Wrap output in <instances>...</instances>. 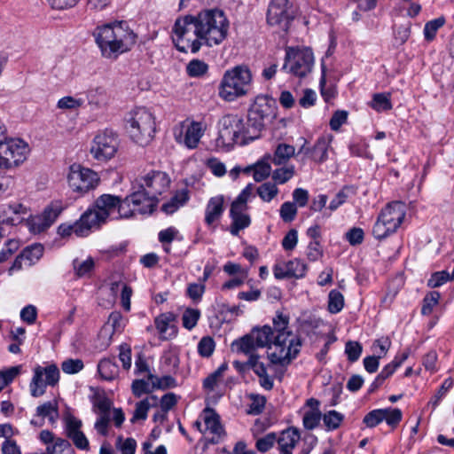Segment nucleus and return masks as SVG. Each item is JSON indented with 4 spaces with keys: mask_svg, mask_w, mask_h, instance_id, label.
Listing matches in <instances>:
<instances>
[{
    "mask_svg": "<svg viewBox=\"0 0 454 454\" xmlns=\"http://www.w3.org/2000/svg\"><path fill=\"white\" fill-rule=\"evenodd\" d=\"M246 128L243 120L237 115L227 114L218 121V137L215 140L216 147L229 151L241 137L244 143L251 141L246 137Z\"/></svg>",
    "mask_w": 454,
    "mask_h": 454,
    "instance_id": "obj_9",
    "label": "nucleus"
},
{
    "mask_svg": "<svg viewBox=\"0 0 454 454\" xmlns=\"http://www.w3.org/2000/svg\"><path fill=\"white\" fill-rule=\"evenodd\" d=\"M134 183L142 184L148 194L158 199L160 195L168 190L170 179L165 172L152 170L146 175L137 178Z\"/></svg>",
    "mask_w": 454,
    "mask_h": 454,
    "instance_id": "obj_19",
    "label": "nucleus"
},
{
    "mask_svg": "<svg viewBox=\"0 0 454 454\" xmlns=\"http://www.w3.org/2000/svg\"><path fill=\"white\" fill-rule=\"evenodd\" d=\"M125 129L130 138L139 145H147L155 133V119L145 107L130 111L125 118Z\"/></svg>",
    "mask_w": 454,
    "mask_h": 454,
    "instance_id": "obj_7",
    "label": "nucleus"
},
{
    "mask_svg": "<svg viewBox=\"0 0 454 454\" xmlns=\"http://www.w3.org/2000/svg\"><path fill=\"white\" fill-rule=\"evenodd\" d=\"M172 40L177 51L197 53L202 44L196 15H185L176 20Z\"/></svg>",
    "mask_w": 454,
    "mask_h": 454,
    "instance_id": "obj_6",
    "label": "nucleus"
},
{
    "mask_svg": "<svg viewBox=\"0 0 454 454\" xmlns=\"http://www.w3.org/2000/svg\"><path fill=\"white\" fill-rule=\"evenodd\" d=\"M281 71L303 78L311 73L314 55L309 48H287Z\"/></svg>",
    "mask_w": 454,
    "mask_h": 454,
    "instance_id": "obj_10",
    "label": "nucleus"
},
{
    "mask_svg": "<svg viewBox=\"0 0 454 454\" xmlns=\"http://www.w3.org/2000/svg\"><path fill=\"white\" fill-rule=\"evenodd\" d=\"M119 148L118 136L106 129L95 136L90 145V154L98 161H107L114 157Z\"/></svg>",
    "mask_w": 454,
    "mask_h": 454,
    "instance_id": "obj_12",
    "label": "nucleus"
},
{
    "mask_svg": "<svg viewBox=\"0 0 454 454\" xmlns=\"http://www.w3.org/2000/svg\"><path fill=\"white\" fill-rule=\"evenodd\" d=\"M207 70V64L200 59H192L186 67V72L191 77H200L204 75Z\"/></svg>",
    "mask_w": 454,
    "mask_h": 454,
    "instance_id": "obj_46",
    "label": "nucleus"
},
{
    "mask_svg": "<svg viewBox=\"0 0 454 454\" xmlns=\"http://www.w3.org/2000/svg\"><path fill=\"white\" fill-rule=\"evenodd\" d=\"M175 319L176 315L171 312L162 313L155 318V326L159 333L161 335H163L164 338L175 335V327L172 325Z\"/></svg>",
    "mask_w": 454,
    "mask_h": 454,
    "instance_id": "obj_26",
    "label": "nucleus"
},
{
    "mask_svg": "<svg viewBox=\"0 0 454 454\" xmlns=\"http://www.w3.org/2000/svg\"><path fill=\"white\" fill-rule=\"evenodd\" d=\"M253 339L254 340L258 348L267 347L272 344L274 340L272 328L269 325H264L260 329H254L251 332Z\"/></svg>",
    "mask_w": 454,
    "mask_h": 454,
    "instance_id": "obj_31",
    "label": "nucleus"
},
{
    "mask_svg": "<svg viewBox=\"0 0 454 454\" xmlns=\"http://www.w3.org/2000/svg\"><path fill=\"white\" fill-rule=\"evenodd\" d=\"M98 371L103 379L110 380L117 375L118 366L113 360L105 358L98 363Z\"/></svg>",
    "mask_w": 454,
    "mask_h": 454,
    "instance_id": "obj_34",
    "label": "nucleus"
},
{
    "mask_svg": "<svg viewBox=\"0 0 454 454\" xmlns=\"http://www.w3.org/2000/svg\"><path fill=\"white\" fill-rule=\"evenodd\" d=\"M200 317V311L197 309H186L182 316L183 326L187 330L193 329Z\"/></svg>",
    "mask_w": 454,
    "mask_h": 454,
    "instance_id": "obj_48",
    "label": "nucleus"
},
{
    "mask_svg": "<svg viewBox=\"0 0 454 454\" xmlns=\"http://www.w3.org/2000/svg\"><path fill=\"white\" fill-rule=\"evenodd\" d=\"M224 212V197L216 195L208 200L205 208V223L210 227L219 221Z\"/></svg>",
    "mask_w": 454,
    "mask_h": 454,
    "instance_id": "obj_23",
    "label": "nucleus"
},
{
    "mask_svg": "<svg viewBox=\"0 0 454 454\" xmlns=\"http://www.w3.org/2000/svg\"><path fill=\"white\" fill-rule=\"evenodd\" d=\"M21 253L22 256H25L26 265L31 266L43 256V247L41 244H34L27 247Z\"/></svg>",
    "mask_w": 454,
    "mask_h": 454,
    "instance_id": "obj_37",
    "label": "nucleus"
},
{
    "mask_svg": "<svg viewBox=\"0 0 454 454\" xmlns=\"http://www.w3.org/2000/svg\"><path fill=\"white\" fill-rule=\"evenodd\" d=\"M132 393L136 397L150 394L155 389L154 380H135L131 385Z\"/></svg>",
    "mask_w": 454,
    "mask_h": 454,
    "instance_id": "obj_39",
    "label": "nucleus"
},
{
    "mask_svg": "<svg viewBox=\"0 0 454 454\" xmlns=\"http://www.w3.org/2000/svg\"><path fill=\"white\" fill-rule=\"evenodd\" d=\"M85 213H83L80 219L74 222L73 224L62 223L58 228V233L62 238L70 236L74 233L77 237H85L89 235L90 231L93 229L88 218L84 219Z\"/></svg>",
    "mask_w": 454,
    "mask_h": 454,
    "instance_id": "obj_21",
    "label": "nucleus"
},
{
    "mask_svg": "<svg viewBox=\"0 0 454 454\" xmlns=\"http://www.w3.org/2000/svg\"><path fill=\"white\" fill-rule=\"evenodd\" d=\"M113 402L106 395H96L93 401L92 411L98 418L94 428L102 436L108 435V428L112 420L111 408Z\"/></svg>",
    "mask_w": 454,
    "mask_h": 454,
    "instance_id": "obj_18",
    "label": "nucleus"
},
{
    "mask_svg": "<svg viewBox=\"0 0 454 454\" xmlns=\"http://www.w3.org/2000/svg\"><path fill=\"white\" fill-rule=\"evenodd\" d=\"M293 5L288 0H271L267 12V22L286 31L294 20Z\"/></svg>",
    "mask_w": 454,
    "mask_h": 454,
    "instance_id": "obj_16",
    "label": "nucleus"
},
{
    "mask_svg": "<svg viewBox=\"0 0 454 454\" xmlns=\"http://www.w3.org/2000/svg\"><path fill=\"white\" fill-rule=\"evenodd\" d=\"M203 45H219L228 35L229 20L219 9H205L196 14Z\"/></svg>",
    "mask_w": 454,
    "mask_h": 454,
    "instance_id": "obj_4",
    "label": "nucleus"
},
{
    "mask_svg": "<svg viewBox=\"0 0 454 454\" xmlns=\"http://www.w3.org/2000/svg\"><path fill=\"white\" fill-rule=\"evenodd\" d=\"M363 348L357 341L349 340L346 343L345 353L348 356V359L354 363L357 361L362 354Z\"/></svg>",
    "mask_w": 454,
    "mask_h": 454,
    "instance_id": "obj_62",
    "label": "nucleus"
},
{
    "mask_svg": "<svg viewBox=\"0 0 454 454\" xmlns=\"http://www.w3.org/2000/svg\"><path fill=\"white\" fill-rule=\"evenodd\" d=\"M279 213L285 223H290L295 218L297 208L294 203L287 201L281 205Z\"/></svg>",
    "mask_w": 454,
    "mask_h": 454,
    "instance_id": "obj_61",
    "label": "nucleus"
},
{
    "mask_svg": "<svg viewBox=\"0 0 454 454\" xmlns=\"http://www.w3.org/2000/svg\"><path fill=\"white\" fill-rule=\"evenodd\" d=\"M59 380V370L54 364L45 367L37 365L34 369V376L29 385L30 393L33 397H39L44 395L46 386L54 387Z\"/></svg>",
    "mask_w": 454,
    "mask_h": 454,
    "instance_id": "obj_14",
    "label": "nucleus"
},
{
    "mask_svg": "<svg viewBox=\"0 0 454 454\" xmlns=\"http://www.w3.org/2000/svg\"><path fill=\"white\" fill-rule=\"evenodd\" d=\"M231 223L229 227V231L231 235L238 236L239 231L247 228L251 224V218L249 215H230Z\"/></svg>",
    "mask_w": 454,
    "mask_h": 454,
    "instance_id": "obj_35",
    "label": "nucleus"
},
{
    "mask_svg": "<svg viewBox=\"0 0 454 454\" xmlns=\"http://www.w3.org/2000/svg\"><path fill=\"white\" fill-rule=\"evenodd\" d=\"M188 200V191L183 189L181 191H177L168 202L164 203L161 207V209L166 214L171 215L175 213L178 208L185 205Z\"/></svg>",
    "mask_w": 454,
    "mask_h": 454,
    "instance_id": "obj_28",
    "label": "nucleus"
},
{
    "mask_svg": "<svg viewBox=\"0 0 454 454\" xmlns=\"http://www.w3.org/2000/svg\"><path fill=\"white\" fill-rule=\"evenodd\" d=\"M252 75L247 67L238 66L227 70L221 81L219 95L224 100L233 101L247 93Z\"/></svg>",
    "mask_w": 454,
    "mask_h": 454,
    "instance_id": "obj_8",
    "label": "nucleus"
},
{
    "mask_svg": "<svg viewBox=\"0 0 454 454\" xmlns=\"http://www.w3.org/2000/svg\"><path fill=\"white\" fill-rule=\"evenodd\" d=\"M448 280H452L450 274L447 270L436 271L431 275L427 281V286L431 288H435L442 286Z\"/></svg>",
    "mask_w": 454,
    "mask_h": 454,
    "instance_id": "obj_60",
    "label": "nucleus"
},
{
    "mask_svg": "<svg viewBox=\"0 0 454 454\" xmlns=\"http://www.w3.org/2000/svg\"><path fill=\"white\" fill-rule=\"evenodd\" d=\"M30 152L27 142L4 137L0 140V168L10 169L23 163Z\"/></svg>",
    "mask_w": 454,
    "mask_h": 454,
    "instance_id": "obj_11",
    "label": "nucleus"
},
{
    "mask_svg": "<svg viewBox=\"0 0 454 454\" xmlns=\"http://www.w3.org/2000/svg\"><path fill=\"white\" fill-rule=\"evenodd\" d=\"M322 419V413L319 409L306 411L302 418L303 426L308 430H313Z\"/></svg>",
    "mask_w": 454,
    "mask_h": 454,
    "instance_id": "obj_45",
    "label": "nucleus"
},
{
    "mask_svg": "<svg viewBox=\"0 0 454 454\" xmlns=\"http://www.w3.org/2000/svg\"><path fill=\"white\" fill-rule=\"evenodd\" d=\"M344 306V297L337 290H332L328 295V310L332 314L339 313Z\"/></svg>",
    "mask_w": 454,
    "mask_h": 454,
    "instance_id": "obj_43",
    "label": "nucleus"
},
{
    "mask_svg": "<svg viewBox=\"0 0 454 454\" xmlns=\"http://www.w3.org/2000/svg\"><path fill=\"white\" fill-rule=\"evenodd\" d=\"M322 419L326 429L328 431H333L337 429L340 426L341 422L344 419V416L341 413L334 410H332L322 415Z\"/></svg>",
    "mask_w": 454,
    "mask_h": 454,
    "instance_id": "obj_40",
    "label": "nucleus"
},
{
    "mask_svg": "<svg viewBox=\"0 0 454 454\" xmlns=\"http://www.w3.org/2000/svg\"><path fill=\"white\" fill-rule=\"evenodd\" d=\"M232 346H236L239 352L248 355L249 356L251 354H254V350L258 348L251 333L243 336L238 340H235L232 343Z\"/></svg>",
    "mask_w": 454,
    "mask_h": 454,
    "instance_id": "obj_36",
    "label": "nucleus"
},
{
    "mask_svg": "<svg viewBox=\"0 0 454 454\" xmlns=\"http://www.w3.org/2000/svg\"><path fill=\"white\" fill-rule=\"evenodd\" d=\"M384 420L392 428H395L401 422L403 418L402 411L398 408H386L383 409Z\"/></svg>",
    "mask_w": 454,
    "mask_h": 454,
    "instance_id": "obj_53",
    "label": "nucleus"
},
{
    "mask_svg": "<svg viewBox=\"0 0 454 454\" xmlns=\"http://www.w3.org/2000/svg\"><path fill=\"white\" fill-rule=\"evenodd\" d=\"M124 200L129 208L133 209V216L136 212L141 215L152 214L159 201L158 199L148 194L142 184H137L136 183L132 184L131 192Z\"/></svg>",
    "mask_w": 454,
    "mask_h": 454,
    "instance_id": "obj_15",
    "label": "nucleus"
},
{
    "mask_svg": "<svg viewBox=\"0 0 454 454\" xmlns=\"http://www.w3.org/2000/svg\"><path fill=\"white\" fill-rule=\"evenodd\" d=\"M396 231L397 229L380 214L372 227V235L375 239L382 240Z\"/></svg>",
    "mask_w": 454,
    "mask_h": 454,
    "instance_id": "obj_29",
    "label": "nucleus"
},
{
    "mask_svg": "<svg viewBox=\"0 0 454 454\" xmlns=\"http://www.w3.org/2000/svg\"><path fill=\"white\" fill-rule=\"evenodd\" d=\"M147 380H154L155 389L174 388L177 386L176 379L170 375H166L161 378H158L153 373H148Z\"/></svg>",
    "mask_w": 454,
    "mask_h": 454,
    "instance_id": "obj_51",
    "label": "nucleus"
},
{
    "mask_svg": "<svg viewBox=\"0 0 454 454\" xmlns=\"http://www.w3.org/2000/svg\"><path fill=\"white\" fill-rule=\"evenodd\" d=\"M92 228H99L108 218L129 219L133 217V209L129 208L124 198L113 194H102L95 200L93 207L85 212Z\"/></svg>",
    "mask_w": 454,
    "mask_h": 454,
    "instance_id": "obj_3",
    "label": "nucleus"
},
{
    "mask_svg": "<svg viewBox=\"0 0 454 454\" xmlns=\"http://www.w3.org/2000/svg\"><path fill=\"white\" fill-rule=\"evenodd\" d=\"M445 24L444 17H439L426 23L424 27V35L427 41L434 39L436 33L440 27Z\"/></svg>",
    "mask_w": 454,
    "mask_h": 454,
    "instance_id": "obj_47",
    "label": "nucleus"
},
{
    "mask_svg": "<svg viewBox=\"0 0 454 454\" xmlns=\"http://www.w3.org/2000/svg\"><path fill=\"white\" fill-rule=\"evenodd\" d=\"M215 341L209 336L202 337L198 344V353L203 357H209L215 350Z\"/></svg>",
    "mask_w": 454,
    "mask_h": 454,
    "instance_id": "obj_56",
    "label": "nucleus"
},
{
    "mask_svg": "<svg viewBox=\"0 0 454 454\" xmlns=\"http://www.w3.org/2000/svg\"><path fill=\"white\" fill-rule=\"evenodd\" d=\"M384 420L383 409H376L368 412L363 419V423L369 428H373Z\"/></svg>",
    "mask_w": 454,
    "mask_h": 454,
    "instance_id": "obj_54",
    "label": "nucleus"
},
{
    "mask_svg": "<svg viewBox=\"0 0 454 454\" xmlns=\"http://www.w3.org/2000/svg\"><path fill=\"white\" fill-rule=\"evenodd\" d=\"M203 420L206 429L220 437L224 434V429L221 424L219 415L211 408H206L203 411Z\"/></svg>",
    "mask_w": 454,
    "mask_h": 454,
    "instance_id": "obj_27",
    "label": "nucleus"
},
{
    "mask_svg": "<svg viewBox=\"0 0 454 454\" xmlns=\"http://www.w3.org/2000/svg\"><path fill=\"white\" fill-rule=\"evenodd\" d=\"M295 153L294 146L286 144H279L275 151L272 162L275 165L285 164Z\"/></svg>",
    "mask_w": 454,
    "mask_h": 454,
    "instance_id": "obj_33",
    "label": "nucleus"
},
{
    "mask_svg": "<svg viewBox=\"0 0 454 454\" xmlns=\"http://www.w3.org/2000/svg\"><path fill=\"white\" fill-rule=\"evenodd\" d=\"M276 441L277 434L275 433H269L256 441L255 447L258 451L265 453L273 447Z\"/></svg>",
    "mask_w": 454,
    "mask_h": 454,
    "instance_id": "obj_59",
    "label": "nucleus"
},
{
    "mask_svg": "<svg viewBox=\"0 0 454 454\" xmlns=\"http://www.w3.org/2000/svg\"><path fill=\"white\" fill-rule=\"evenodd\" d=\"M294 175V167L281 168L273 171L272 179L278 184H285Z\"/></svg>",
    "mask_w": 454,
    "mask_h": 454,
    "instance_id": "obj_57",
    "label": "nucleus"
},
{
    "mask_svg": "<svg viewBox=\"0 0 454 454\" xmlns=\"http://www.w3.org/2000/svg\"><path fill=\"white\" fill-rule=\"evenodd\" d=\"M286 268L290 278H301L305 276L307 271V265L299 259L289 261L286 263Z\"/></svg>",
    "mask_w": 454,
    "mask_h": 454,
    "instance_id": "obj_52",
    "label": "nucleus"
},
{
    "mask_svg": "<svg viewBox=\"0 0 454 454\" xmlns=\"http://www.w3.org/2000/svg\"><path fill=\"white\" fill-rule=\"evenodd\" d=\"M99 176L97 172L83 168L81 165L74 164L70 167L67 176L69 187L75 192L83 194L95 189L99 183Z\"/></svg>",
    "mask_w": 454,
    "mask_h": 454,
    "instance_id": "obj_13",
    "label": "nucleus"
},
{
    "mask_svg": "<svg viewBox=\"0 0 454 454\" xmlns=\"http://www.w3.org/2000/svg\"><path fill=\"white\" fill-rule=\"evenodd\" d=\"M301 434L297 428L289 427L284 430L280 436L277 438L278 448L294 450L300 441Z\"/></svg>",
    "mask_w": 454,
    "mask_h": 454,
    "instance_id": "obj_30",
    "label": "nucleus"
},
{
    "mask_svg": "<svg viewBox=\"0 0 454 454\" xmlns=\"http://www.w3.org/2000/svg\"><path fill=\"white\" fill-rule=\"evenodd\" d=\"M206 128L202 122L192 121L190 123L185 121L174 131L175 139L177 144L192 150L198 147L200 138L205 133Z\"/></svg>",
    "mask_w": 454,
    "mask_h": 454,
    "instance_id": "obj_17",
    "label": "nucleus"
},
{
    "mask_svg": "<svg viewBox=\"0 0 454 454\" xmlns=\"http://www.w3.org/2000/svg\"><path fill=\"white\" fill-rule=\"evenodd\" d=\"M250 404L248 406L247 413L250 415L261 414L266 404V398L261 395L251 394L249 395Z\"/></svg>",
    "mask_w": 454,
    "mask_h": 454,
    "instance_id": "obj_49",
    "label": "nucleus"
},
{
    "mask_svg": "<svg viewBox=\"0 0 454 454\" xmlns=\"http://www.w3.org/2000/svg\"><path fill=\"white\" fill-rule=\"evenodd\" d=\"M96 43L106 58H116L129 51L137 35L126 21H115L98 27L93 32Z\"/></svg>",
    "mask_w": 454,
    "mask_h": 454,
    "instance_id": "obj_2",
    "label": "nucleus"
},
{
    "mask_svg": "<svg viewBox=\"0 0 454 454\" xmlns=\"http://www.w3.org/2000/svg\"><path fill=\"white\" fill-rule=\"evenodd\" d=\"M253 177L255 182H262L266 179L271 171V167L268 162L259 161L253 168Z\"/></svg>",
    "mask_w": 454,
    "mask_h": 454,
    "instance_id": "obj_55",
    "label": "nucleus"
},
{
    "mask_svg": "<svg viewBox=\"0 0 454 454\" xmlns=\"http://www.w3.org/2000/svg\"><path fill=\"white\" fill-rule=\"evenodd\" d=\"M73 267L78 277H84L93 270L94 261L91 257H89L84 261L74 259L73 261Z\"/></svg>",
    "mask_w": 454,
    "mask_h": 454,
    "instance_id": "obj_50",
    "label": "nucleus"
},
{
    "mask_svg": "<svg viewBox=\"0 0 454 454\" xmlns=\"http://www.w3.org/2000/svg\"><path fill=\"white\" fill-rule=\"evenodd\" d=\"M440 296V293L436 291L427 294L423 300L421 313L423 315H429L433 311V308L438 303Z\"/></svg>",
    "mask_w": 454,
    "mask_h": 454,
    "instance_id": "obj_58",
    "label": "nucleus"
},
{
    "mask_svg": "<svg viewBox=\"0 0 454 454\" xmlns=\"http://www.w3.org/2000/svg\"><path fill=\"white\" fill-rule=\"evenodd\" d=\"M278 193V189L274 183L266 182L257 188L258 196L265 202H270Z\"/></svg>",
    "mask_w": 454,
    "mask_h": 454,
    "instance_id": "obj_42",
    "label": "nucleus"
},
{
    "mask_svg": "<svg viewBox=\"0 0 454 454\" xmlns=\"http://www.w3.org/2000/svg\"><path fill=\"white\" fill-rule=\"evenodd\" d=\"M36 415L42 418H48L53 424L59 418V407L57 402H46L36 408Z\"/></svg>",
    "mask_w": 454,
    "mask_h": 454,
    "instance_id": "obj_32",
    "label": "nucleus"
},
{
    "mask_svg": "<svg viewBox=\"0 0 454 454\" xmlns=\"http://www.w3.org/2000/svg\"><path fill=\"white\" fill-rule=\"evenodd\" d=\"M328 142L321 137L311 148V158L317 162H323L327 158Z\"/></svg>",
    "mask_w": 454,
    "mask_h": 454,
    "instance_id": "obj_38",
    "label": "nucleus"
},
{
    "mask_svg": "<svg viewBox=\"0 0 454 454\" xmlns=\"http://www.w3.org/2000/svg\"><path fill=\"white\" fill-rule=\"evenodd\" d=\"M276 109L273 98L268 96L256 97L247 114L246 137L251 141L258 138L266 125L276 118Z\"/></svg>",
    "mask_w": 454,
    "mask_h": 454,
    "instance_id": "obj_5",
    "label": "nucleus"
},
{
    "mask_svg": "<svg viewBox=\"0 0 454 454\" xmlns=\"http://www.w3.org/2000/svg\"><path fill=\"white\" fill-rule=\"evenodd\" d=\"M345 237L351 246H357L363 243L364 232L361 228L353 227L345 234Z\"/></svg>",
    "mask_w": 454,
    "mask_h": 454,
    "instance_id": "obj_64",
    "label": "nucleus"
},
{
    "mask_svg": "<svg viewBox=\"0 0 454 454\" xmlns=\"http://www.w3.org/2000/svg\"><path fill=\"white\" fill-rule=\"evenodd\" d=\"M83 362L81 359H67L61 364V369L65 373L74 374L83 369Z\"/></svg>",
    "mask_w": 454,
    "mask_h": 454,
    "instance_id": "obj_63",
    "label": "nucleus"
},
{
    "mask_svg": "<svg viewBox=\"0 0 454 454\" xmlns=\"http://www.w3.org/2000/svg\"><path fill=\"white\" fill-rule=\"evenodd\" d=\"M289 317L277 311L273 317L274 340L269 346L267 354L271 364L288 365L300 353L301 338L289 328Z\"/></svg>",
    "mask_w": 454,
    "mask_h": 454,
    "instance_id": "obj_1",
    "label": "nucleus"
},
{
    "mask_svg": "<svg viewBox=\"0 0 454 454\" xmlns=\"http://www.w3.org/2000/svg\"><path fill=\"white\" fill-rule=\"evenodd\" d=\"M159 404V399L156 395H151L145 399L137 402L135 406L133 416L130 419V422L135 424L138 420H145L147 419L148 411L150 408L157 407Z\"/></svg>",
    "mask_w": 454,
    "mask_h": 454,
    "instance_id": "obj_24",
    "label": "nucleus"
},
{
    "mask_svg": "<svg viewBox=\"0 0 454 454\" xmlns=\"http://www.w3.org/2000/svg\"><path fill=\"white\" fill-rule=\"evenodd\" d=\"M408 355L403 353L400 357L395 356V359L387 364L381 372L379 373L378 377L384 382L387 378H389L395 370L407 359Z\"/></svg>",
    "mask_w": 454,
    "mask_h": 454,
    "instance_id": "obj_44",
    "label": "nucleus"
},
{
    "mask_svg": "<svg viewBox=\"0 0 454 454\" xmlns=\"http://www.w3.org/2000/svg\"><path fill=\"white\" fill-rule=\"evenodd\" d=\"M89 105L93 109H100L107 106L110 100L107 90L102 86L90 89L87 93Z\"/></svg>",
    "mask_w": 454,
    "mask_h": 454,
    "instance_id": "obj_25",
    "label": "nucleus"
},
{
    "mask_svg": "<svg viewBox=\"0 0 454 454\" xmlns=\"http://www.w3.org/2000/svg\"><path fill=\"white\" fill-rule=\"evenodd\" d=\"M386 220L396 229L400 227L406 215V206L401 201L388 203L380 213Z\"/></svg>",
    "mask_w": 454,
    "mask_h": 454,
    "instance_id": "obj_22",
    "label": "nucleus"
},
{
    "mask_svg": "<svg viewBox=\"0 0 454 454\" xmlns=\"http://www.w3.org/2000/svg\"><path fill=\"white\" fill-rule=\"evenodd\" d=\"M370 106L376 111H387L392 109L390 101V94L388 93H376L372 97Z\"/></svg>",
    "mask_w": 454,
    "mask_h": 454,
    "instance_id": "obj_41",
    "label": "nucleus"
},
{
    "mask_svg": "<svg viewBox=\"0 0 454 454\" xmlns=\"http://www.w3.org/2000/svg\"><path fill=\"white\" fill-rule=\"evenodd\" d=\"M62 212L61 205L52 203L43 210V214L33 217L29 222L31 231L41 233L46 231L59 217Z\"/></svg>",
    "mask_w": 454,
    "mask_h": 454,
    "instance_id": "obj_20",
    "label": "nucleus"
}]
</instances>
